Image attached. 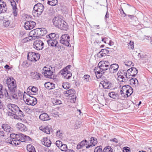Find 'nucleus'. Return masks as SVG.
Wrapping results in <instances>:
<instances>
[{
	"instance_id": "f257e3e1",
	"label": "nucleus",
	"mask_w": 152,
	"mask_h": 152,
	"mask_svg": "<svg viewBox=\"0 0 152 152\" xmlns=\"http://www.w3.org/2000/svg\"><path fill=\"white\" fill-rule=\"evenodd\" d=\"M8 88V90L5 89L4 91V94L7 99H18L17 93V86L16 82L12 77L8 78L6 80Z\"/></svg>"
},
{
	"instance_id": "f03ea898",
	"label": "nucleus",
	"mask_w": 152,
	"mask_h": 152,
	"mask_svg": "<svg viewBox=\"0 0 152 152\" xmlns=\"http://www.w3.org/2000/svg\"><path fill=\"white\" fill-rule=\"evenodd\" d=\"M31 138L29 136L24 135L21 133L11 134L10 138L7 139L6 142L12 145L16 146L19 145L21 142H25L26 141H31Z\"/></svg>"
},
{
	"instance_id": "7ed1b4c3",
	"label": "nucleus",
	"mask_w": 152,
	"mask_h": 152,
	"mask_svg": "<svg viewBox=\"0 0 152 152\" xmlns=\"http://www.w3.org/2000/svg\"><path fill=\"white\" fill-rule=\"evenodd\" d=\"M53 22L55 26L62 30L66 31L68 29L67 23L62 19L61 16L55 17L53 20Z\"/></svg>"
},
{
	"instance_id": "20e7f679",
	"label": "nucleus",
	"mask_w": 152,
	"mask_h": 152,
	"mask_svg": "<svg viewBox=\"0 0 152 152\" xmlns=\"http://www.w3.org/2000/svg\"><path fill=\"white\" fill-rule=\"evenodd\" d=\"M8 109L20 117H23L25 115L17 105L14 104H9L7 105Z\"/></svg>"
},
{
	"instance_id": "39448f33",
	"label": "nucleus",
	"mask_w": 152,
	"mask_h": 152,
	"mask_svg": "<svg viewBox=\"0 0 152 152\" xmlns=\"http://www.w3.org/2000/svg\"><path fill=\"white\" fill-rule=\"evenodd\" d=\"M44 8L43 5L40 3H39L36 4L34 6L32 12L34 16L35 17L39 16L43 12Z\"/></svg>"
},
{
	"instance_id": "423d86ee",
	"label": "nucleus",
	"mask_w": 152,
	"mask_h": 152,
	"mask_svg": "<svg viewBox=\"0 0 152 152\" xmlns=\"http://www.w3.org/2000/svg\"><path fill=\"white\" fill-rule=\"evenodd\" d=\"M25 94H23V99L26 104L28 105L34 106L37 103V99L33 96L29 95L26 96Z\"/></svg>"
},
{
	"instance_id": "0eeeda50",
	"label": "nucleus",
	"mask_w": 152,
	"mask_h": 152,
	"mask_svg": "<svg viewBox=\"0 0 152 152\" xmlns=\"http://www.w3.org/2000/svg\"><path fill=\"white\" fill-rule=\"evenodd\" d=\"M117 75L118 80L120 81L123 82L127 81L131 77H128L127 71H126L125 70H120L118 72Z\"/></svg>"
},
{
	"instance_id": "6e6552de",
	"label": "nucleus",
	"mask_w": 152,
	"mask_h": 152,
	"mask_svg": "<svg viewBox=\"0 0 152 152\" xmlns=\"http://www.w3.org/2000/svg\"><path fill=\"white\" fill-rule=\"evenodd\" d=\"M109 65V62L107 61L100 62L98 64L99 66L98 68L99 70L97 71V73L98 74L104 73L105 71L108 69Z\"/></svg>"
},
{
	"instance_id": "1a4fd4ad",
	"label": "nucleus",
	"mask_w": 152,
	"mask_h": 152,
	"mask_svg": "<svg viewBox=\"0 0 152 152\" xmlns=\"http://www.w3.org/2000/svg\"><path fill=\"white\" fill-rule=\"evenodd\" d=\"M71 67V65H68L60 71V73L63 75L65 79H69L71 77L72 74L70 71Z\"/></svg>"
},
{
	"instance_id": "9d476101",
	"label": "nucleus",
	"mask_w": 152,
	"mask_h": 152,
	"mask_svg": "<svg viewBox=\"0 0 152 152\" xmlns=\"http://www.w3.org/2000/svg\"><path fill=\"white\" fill-rule=\"evenodd\" d=\"M30 33L32 34L31 36L33 40L39 38L40 36H43L44 34L43 31L41 29V28H39L32 30Z\"/></svg>"
},
{
	"instance_id": "9b49d317",
	"label": "nucleus",
	"mask_w": 152,
	"mask_h": 152,
	"mask_svg": "<svg viewBox=\"0 0 152 152\" xmlns=\"http://www.w3.org/2000/svg\"><path fill=\"white\" fill-rule=\"evenodd\" d=\"M40 57V55L38 53L30 52H28L27 55V59L31 62H36L38 60Z\"/></svg>"
},
{
	"instance_id": "f8f14e48",
	"label": "nucleus",
	"mask_w": 152,
	"mask_h": 152,
	"mask_svg": "<svg viewBox=\"0 0 152 152\" xmlns=\"http://www.w3.org/2000/svg\"><path fill=\"white\" fill-rule=\"evenodd\" d=\"M42 71L45 77L52 79L54 78L53 72L51 70L50 68L44 67L42 70Z\"/></svg>"
},
{
	"instance_id": "ddd939ff",
	"label": "nucleus",
	"mask_w": 152,
	"mask_h": 152,
	"mask_svg": "<svg viewBox=\"0 0 152 152\" xmlns=\"http://www.w3.org/2000/svg\"><path fill=\"white\" fill-rule=\"evenodd\" d=\"M69 39L70 37L69 35L67 34H64L61 37V39L60 40V43L68 47L70 44L69 42Z\"/></svg>"
},
{
	"instance_id": "4468645a",
	"label": "nucleus",
	"mask_w": 152,
	"mask_h": 152,
	"mask_svg": "<svg viewBox=\"0 0 152 152\" xmlns=\"http://www.w3.org/2000/svg\"><path fill=\"white\" fill-rule=\"evenodd\" d=\"M34 48L37 50H40L43 49L44 44L41 40H37L35 41L33 44Z\"/></svg>"
},
{
	"instance_id": "2eb2a0df",
	"label": "nucleus",
	"mask_w": 152,
	"mask_h": 152,
	"mask_svg": "<svg viewBox=\"0 0 152 152\" xmlns=\"http://www.w3.org/2000/svg\"><path fill=\"white\" fill-rule=\"evenodd\" d=\"M36 23L32 21H28L25 23L24 28L26 30H30L33 29L36 25Z\"/></svg>"
},
{
	"instance_id": "dca6fc26",
	"label": "nucleus",
	"mask_w": 152,
	"mask_h": 152,
	"mask_svg": "<svg viewBox=\"0 0 152 152\" xmlns=\"http://www.w3.org/2000/svg\"><path fill=\"white\" fill-rule=\"evenodd\" d=\"M122 89H125V92L126 93V97L130 96L133 93V89L129 85H125L123 86Z\"/></svg>"
},
{
	"instance_id": "f3484780",
	"label": "nucleus",
	"mask_w": 152,
	"mask_h": 152,
	"mask_svg": "<svg viewBox=\"0 0 152 152\" xmlns=\"http://www.w3.org/2000/svg\"><path fill=\"white\" fill-rule=\"evenodd\" d=\"M127 72L128 73V77H135L137 74L138 71L137 69L135 67H132L127 69Z\"/></svg>"
},
{
	"instance_id": "a211bd4d",
	"label": "nucleus",
	"mask_w": 152,
	"mask_h": 152,
	"mask_svg": "<svg viewBox=\"0 0 152 152\" xmlns=\"http://www.w3.org/2000/svg\"><path fill=\"white\" fill-rule=\"evenodd\" d=\"M39 129L41 131L48 134H50V132L53 131L51 126L50 125L46 126H41L39 127Z\"/></svg>"
},
{
	"instance_id": "6ab92c4d",
	"label": "nucleus",
	"mask_w": 152,
	"mask_h": 152,
	"mask_svg": "<svg viewBox=\"0 0 152 152\" xmlns=\"http://www.w3.org/2000/svg\"><path fill=\"white\" fill-rule=\"evenodd\" d=\"M104 89H110L111 88L112 84L107 79L102 81L100 83Z\"/></svg>"
},
{
	"instance_id": "aec40b11",
	"label": "nucleus",
	"mask_w": 152,
	"mask_h": 152,
	"mask_svg": "<svg viewBox=\"0 0 152 152\" xmlns=\"http://www.w3.org/2000/svg\"><path fill=\"white\" fill-rule=\"evenodd\" d=\"M119 66L118 64L115 63L110 65L108 68L109 71L110 73H114L117 72Z\"/></svg>"
},
{
	"instance_id": "412c9836",
	"label": "nucleus",
	"mask_w": 152,
	"mask_h": 152,
	"mask_svg": "<svg viewBox=\"0 0 152 152\" xmlns=\"http://www.w3.org/2000/svg\"><path fill=\"white\" fill-rule=\"evenodd\" d=\"M7 9L6 2L2 0H0V14L5 13Z\"/></svg>"
},
{
	"instance_id": "4be33fe9",
	"label": "nucleus",
	"mask_w": 152,
	"mask_h": 152,
	"mask_svg": "<svg viewBox=\"0 0 152 152\" xmlns=\"http://www.w3.org/2000/svg\"><path fill=\"white\" fill-rule=\"evenodd\" d=\"M1 128L7 132L11 133L13 130L12 128H11L10 124L9 123H5L2 124Z\"/></svg>"
},
{
	"instance_id": "5701e85b",
	"label": "nucleus",
	"mask_w": 152,
	"mask_h": 152,
	"mask_svg": "<svg viewBox=\"0 0 152 152\" xmlns=\"http://www.w3.org/2000/svg\"><path fill=\"white\" fill-rule=\"evenodd\" d=\"M16 127L18 130L22 132H25L28 130L27 127L26 126L21 123H17L16 125Z\"/></svg>"
},
{
	"instance_id": "b1692460",
	"label": "nucleus",
	"mask_w": 152,
	"mask_h": 152,
	"mask_svg": "<svg viewBox=\"0 0 152 152\" xmlns=\"http://www.w3.org/2000/svg\"><path fill=\"white\" fill-rule=\"evenodd\" d=\"M97 139L95 137H91L90 138V142L91 144H88V145L86 146L87 149L89 148H91L92 147L95 146L97 143Z\"/></svg>"
},
{
	"instance_id": "393cba45",
	"label": "nucleus",
	"mask_w": 152,
	"mask_h": 152,
	"mask_svg": "<svg viewBox=\"0 0 152 152\" xmlns=\"http://www.w3.org/2000/svg\"><path fill=\"white\" fill-rule=\"evenodd\" d=\"M47 42L49 46L56 47L58 43L56 39H49L47 40Z\"/></svg>"
},
{
	"instance_id": "a878e982",
	"label": "nucleus",
	"mask_w": 152,
	"mask_h": 152,
	"mask_svg": "<svg viewBox=\"0 0 152 152\" xmlns=\"http://www.w3.org/2000/svg\"><path fill=\"white\" fill-rule=\"evenodd\" d=\"M64 92L65 95L67 96L72 97V96L76 95L75 90L72 88L65 91Z\"/></svg>"
},
{
	"instance_id": "bb28decb",
	"label": "nucleus",
	"mask_w": 152,
	"mask_h": 152,
	"mask_svg": "<svg viewBox=\"0 0 152 152\" xmlns=\"http://www.w3.org/2000/svg\"><path fill=\"white\" fill-rule=\"evenodd\" d=\"M42 140V144L45 146L48 147H49L50 146L51 142L48 138L44 137Z\"/></svg>"
},
{
	"instance_id": "cd10ccee",
	"label": "nucleus",
	"mask_w": 152,
	"mask_h": 152,
	"mask_svg": "<svg viewBox=\"0 0 152 152\" xmlns=\"http://www.w3.org/2000/svg\"><path fill=\"white\" fill-rule=\"evenodd\" d=\"M109 96L111 98L114 99H121L120 94L114 92H111L109 93Z\"/></svg>"
},
{
	"instance_id": "c85d7f7f",
	"label": "nucleus",
	"mask_w": 152,
	"mask_h": 152,
	"mask_svg": "<svg viewBox=\"0 0 152 152\" xmlns=\"http://www.w3.org/2000/svg\"><path fill=\"white\" fill-rule=\"evenodd\" d=\"M6 115L8 117H9L10 118H14L17 119H19L20 118L17 114L15 113H12L8 111L6 113Z\"/></svg>"
},
{
	"instance_id": "c756f323",
	"label": "nucleus",
	"mask_w": 152,
	"mask_h": 152,
	"mask_svg": "<svg viewBox=\"0 0 152 152\" xmlns=\"http://www.w3.org/2000/svg\"><path fill=\"white\" fill-rule=\"evenodd\" d=\"M45 87L47 89L50 90L55 88V84L50 82L46 83L44 84Z\"/></svg>"
},
{
	"instance_id": "7c9ffc66",
	"label": "nucleus",
	"mask_w": 152,
	"mask_h": 152,
	"mask_svg": "<svg viewBox=\"0 0 152 152\" xmlns=\"http://www.w3.org/2000/svg\"><path fill=\"white\" fill-rule=\"evenodd\" d=\"M39 118L42 121H47L49 119L48 115L45 113H42L39 116Z\"/></svg>"
},
{
	"instance_id": "2f4dec72",
	"label": "nucleus",
	"mask_w": 152,
	"mask_h": 152,
	"mask_svg": "<svg viewBox=\"0 0 152 152\" xmlns=\"http://www.w3.org/2000/svg\"><path fill=\"white\" fill-rule=\"evenodd\" d=\"M31 75L34 79L39 80L41 78V75L37 72H32L31 73Z\"/></svg>"
},
{
	"instance_id": "473e14b6",
	"label": "nucleus",
	"mask_w": 152,
	"mask_h": 152,
	"mask_svg": "<svg viewBox=\"0 0 152 152\" xmlns=\"http://www.w3.org/2000/svg\"><path fill=\"white\" fill-rule=\"evenodd\" d=\"M58 35L56 34V33H51L48 35H46V37L48 38H49L50 39H56L58 38Z\"/></svg>"
},
{
	"instance_id": "72a5a7b5",
	"label": "nucleus",
	"mask_w": 152,
	"mask_h": 152,
	"mask_svg": "<svg viewBox=\"0 0 152 152\" xmlns=\"http://www.w3.org/2000/svg\"><path fill=\"white\" fill-rule=\"evenodd\" d=\"M47 3L51 6H55L57 4L58 0H47Z\"/></svg>"
},
{
	"instance_id": "f704fd0d",
	"label": "nucleus",
	"mask_w": 152,
	"mask_h": 152,
	"mask_svg": "<svg viewBox=\"0 0 152 152\" xmlns=\"http://www.w3.org/2000/svg\"><path fill=\"white\" fill-rule=\"evenodd\" d=\"M27 149L29 152H36L34 147L31 145H28Z\"/></svg>"
},
{
	"instance_id": "c9c22d12",
	"label": "nucleus",
	"mask_w": 152,
	"mask_h": 152,
	"mask_svg": "<svg viewBox=\"0 0 152 152\" xmlns=\"http://www.w3.org/2000/svg\"><path fill=\"white\" fill-rule=\"evenodd\" d=\"M129 81L131 85H138V81L136 78H131Z\"/></svg>"
},
{
	"instance_id": "e433bc0d",
	"label": "nucleus",
	"mask_w": 152,
	"mask_h": 152,
	"mask_svg": "<svg viewBox=\"0 0 152 152\" xmlns=\"http://www.w3.org/2000/svg\"><path fill=\"white\" fill-rule=\"evenodd\" d=\"M102 152H113V149L110 146H108L104 148Z\"/></svg>"
},
{
	"instance_id": "4c0bfd02",
	"label": "nucleus",
	"mask_w": 152,
	"mask_h": 152,
	"mask_svg": "<svg viewBox=\"0 0 152 152\" xmlns=\"http://www.w3.org/2000/svg\"><path fill=\"white\" fill-rule=\"evenodd\" d=\"M52 102L53 105H58L61 104V102L60 100L56 99H53L52 100Z\"/></svg>"
},
{
	"instance_id": "58836bf2",
	"label": "nucleus",
	"mask_w": 152,
	"mask_h": 152,
	"mask_svg": "<svg viewBox=\"0 0 152 152\" xmlns=\"http://www.w3.org/2000/svg\"><path fill=\"white\" fill-rule=\"evenodd\" d=\"M32 40H33L31 36L27 37V35L22 40V42H28L29 41H30Z\"/></svg>"
},
{
	"instance_id": "ea45409f",
	"label": "nucleus",
	"mask_w": 152,
	"mask_h": 152,
	"mask_svg": "<svg viewBox=\"0 0 152 152\" xmlns=\"http://www.w3.org/2000/svg\"><path fill=\"white\" fill-rule=\"evenodd\" d=\"M32 87V86H31L29 87L27 89V93H26L25 92L24 94H25L26 95H27V96H28L29 95H32V88H31Z\"/></svg>"
},
{
	"instance_id": "a19ab883",
	"label": "nucleus",
	"mask_w": 152,
	"mask_h": 152,
	"mask_svg": "<svg viewBox=\"0 0 152 152\" xmlns=\"http://www.w3.org/2000/svg\"><path fill=\"white\" fill-rule=\"evenodd\" d=\"M62 87L65 89H68L71 87L70 84L69 83H64L62 85Z\"/></svg>"
},
{
	"instance_id": "79ce46f5",
	"label": "nucleus",
	"mask_w": 152,
	"mask_h": 152,
	"mask_svg": "<svg viewBox=\"0 0 152 152\" xmlns=\"http://www.w3.org/2000/svg\"><path fill=\"white\" fill-rule=\"evenodd\" d=\"M12 9L13 10V13L15 16H16L17 14V8L16 4L14 5H12Z\"/></svg>"
},
{
	"instance_id": "37998d69",
	"label": "nucleus",
	"mask_w": 152,
	"mask_h": 152,
	"mask_svg": "<svg viewBox=\"0 0 152 152\" xmlns=\"http://www.w3.org/2000/svg\"><path fill=\"white\" fill-rule=\"evenodd\" d=\"M81 125L80 122L78 121H76L75 122V128L76 129H77L80 127Z\"/></svg>"
},
{
	"instance_id": "c03bdc74",
	"label": "nucleus",
	"mask_w": 152,
	"mask_h": 152,
	"mask_svg": "<svg viewBox=\"0 0 152 152\" xmlns=\"http://www.w3.org/2000/svg\"><path fill=\"white\" fill-rule=\"evenodd\" d=\"M67 146L66 144H62L61 146L60 147L61 150L62 151H65L67 150Z\"/></svg>"
},
{
	"instance_id": "a18cd8bd",
	"label": "nucleus",
	"mask_w": 152,
	"mask_h": 152,
	"mask_svg": "<svg viewBox=\"0 0 152 152\" xmlns=\"http://www.w3.org/2000/svg\"><path fill=\"white\" fill-rule=\"evenodd\" d=\"M10 23V21L8 20H4L3 24L4 26L5 27H7L9 26Z\"/></svg>"
},
{
	"instance_id": "49530a36",
	"label": "nucleus",
	"mask_w": 152,
	"mask_h": 152,
	"mask_svg": "<svg viewBox=\"0 0 152 152\" xmlns=\"http://www.w3.org/2000/svg\"><path fill=\"white\" fill-rule=\"evenodd\" d=\"M32 88V95H36V93H37L38 91V88H37L35 86H32V87L31 88Z\"/></svg>"
},
{
	"instance_id": "de8ad7c7",
	"label": "nucleus",
	"mask_w": 152,
	"mask_h": 152,
	"mask_svg": "<svg viewBox=\"0 0 152 152\" xmlns=\"http://www.w3.org/2000/svg\"><path fill=\"white\" fill-rule=\"evenodd\" d=\"M124 64L125 66H124V67L125 68L126 67H129L133 63L132 61H129L124 62Z\"/></svg>"
},
{
	"instance_id": "09e8293b",
	"label": "nucleus",
	"mask_w": 152,
	"mask_h": 152,
	"mask_svg": "<svg viewBox=\"0 0 152 152\" xmlns=\"http://www.w3.org/2000/svg\"><path fill=\"white\" fill-rule=\"evenodd\" d=\"M102 146H98L96 147L94 150V152H102Z\"/></svg>"
},
{
	"instance_id": "8fccbe9b",
	"label": "nucleus",
	"mask_w": 152,
	"mask_h": 152,
	"mask_svg": "<svg viewBox=\"0 0 152 152\" xmlns=\"http://www.w3.org/2000/svg\"><path fill=\"white\" fill-rule=\"evenodd\" d=\"M3 86L2 85L0 84V98H2L4 96L3 92L2 91Z\"/></svg>"
},
{
	"instance_id": "3c124183",
	"label": "nucleus",
	"mask_w": 152,
	"mask_h": 152,
	"mask_svg": "<svg viewBox=\"0 0 152 152\" xmlns=\"http://www.w3.org/2000/svg\"><path fill=\"white\" fill-rule=\"evenodd\" d=\"M29 64L27 62V61L26 60L23 61L22 64V66L23 67H27L29 66Z\"/></svg>"
},
{
	"instance_id": "603ef678",
	"label": "nucleus",
	"mask_w": 152,
	"mask_h": 152,
	"mask_svg": "<svg viewBox=\"0 0 152 152\" xmlns=\"http://www.w3.org/2000/svg\"><path fill=\"white\" fill-rule=\"evenodd\" d=\"M88 143V142L86 140H84L81 142L80 143L81 144V145L83 147V146L86 145H87Z\"/></svg>"
},
{
	"instance_id": "864d4df0",
	"label": "nucleus",
	"mask_w": 152,
	"mask_h": 152,
	"mask_svg": "<svg viewBox=\"0 0 152 152\" xmlns=\"http://www.w3.org/2000/svg\"><path fill=\"white\" fill-rule=\"evenodd\" d=\"M27 35L26 32L24 31H21L20 33V36L23 39Z\"/></svg>"
},
{
	"instance_id": "5fc2aeb1",
	"label": "nucleus",
	"mask_w": 152,
	"mask_h": 152,
	"mask_svg": "<svg viewBox=\"0 0 152 152\" xmlns=\"http://www.w3.org/2000/svg\"><path fill=\"white\" fill-rule=\"evenodd\" d=\"M84 78L86 82H89L91 80L90 76L88 75H85L84 76Z\"/></svg>"
},
{
	"instance_id": "6e6d98bb",
	"label": "nucleus",
	"mask_w": 152,
	"mask_h": 152,
	"mask_svg": "<svg viewBox=\"0 0 152 152\" xmlns=\"http://www.w3.org/2000/svg\"><path fill=\"white\" fill-rule=\"evenodd\" d=\"M125 89H122L121 90L120 92H121V94L125 98L126 97V94H125L126 92H125Z\"/></svg>"
},
{
	"instance_id": "4d7b16f0",
	"label": "nucleus",
	"mask_w": 152,
	"mask_h": 152,
	"mask_svg": "<svg viewBox=\"0 0 152 152\" xmlns=\"http://www.w3.org/2000/svg\"><path fill=\"white\" fill-rule=\"evenodd\" d=\"M106 55L104 53L101 52V51L99 52L97 54V56L98 57L101 58L104 57Z\"/></svg>"
},
{
	"instance_id": "13d9d810",
	"label": "nucleus",
	"mask_w": 152,
	"mask_h": 152,
	"mask_svg": "<svg viewBox=\"0 0 152 152\" xmlns=\"http://www.w3.org/2000/svg\"><path fill=\"white\" fill-rule=\"evenodd\" d=\"M56 144L57 147L59 148L62 145V143L61 141L58 140L56 141Z\"/></svg>"
},
{
	"instance_id": "bf43d9fd",
	"label": "nucleus",
	"mask_w": 152,
	"mask_h": 152,
	"mask_svg": "<svg viewBox=\"0 0 152 152\" xmlns=\"http://www.w3.org/2000/svg\"><path fill=\"white\" fill-rule=\"evenodd\" d=\"M123 149V152H130V149L129 147H125Z\"/></svg>"
},
{
	"instance_id": "052dcab7",
	"label": "nucleus",
	"mask_w": 152,
	"mask_h": 152,
	"mask_svg": "<svg viewBox=\"0 0 152 152\" xmlns=\"http://www.w3.org/2000/svg\"><path fill=\"white\" fill-rule=\"evenodd\" d=\"M70 99L71 102L73 103H75L76 99V95L72 96V97H71Z\"/></svg>"
},
{
	"instance_id": "680f3d73",
	"label": "nucleus",
	"mask_w": 152,
	"mask_h": 152,
	"mask_svg": "<svg viewBox=\"0 0 152 152\" xmlns=\"http://www.w3.org/2000/svg\"><path fill=\"white\" fill-rule=\"evenodd\" d=\"M134 42H132L131 41H130V42L128 44L129 48H130L132 49H133L134 48Z\"/></svg>"
},
{
	"instance_id": "e2e57ef3",
	"label": "nucleus",
	"mask_w": 152,
	"mask_h": 152,
	"mask_svg": "<svg viewBox=\"0 0 152 152\" xmlns=\"http://www.w3.org/2000/svg\"><path fill=\"white\" fill-rule=\"evenodd\" d=\"M109 50L105 49H102L101 51V52L104 53L106 55L109 53Z\"/></svg>"
},
{
	"instance_id": "0e129e2a",
	"label": "nucleus",
	"mask_w": 152,
	"mask_h": 152,
	"mask_svg": "<svg viewBox=\"0 0 152 152\" xmlns=\"http://www.w3.org/2000/svg\"><path fill=\"white\" fill-rule=\"evenodd\" d=\"M97 71H95V74L96 75V77L98 78H101V77L102 76V75L103 73H100V74H98L97 73Z\"/></svg>"
},
{
	"instance_id": "69168bd1",
	"label": "nucleus",
	"mask_w": 152,
	"mask_h": 152,
	"mask_svg": "<svg viewBox=\"0 0 152 152\" xmlns=\"http://www.w3.org/2000/svg\"><path fill=\"white\" fill-rule=\"evenodd\" d=\"M5 136V134L3 131H0V137L3 138Z\"/></svg>"
},
{
	"instance_id": "338daca9",
	"label": "nucleus",
	"mask_w": 152,
	"mask_h": 152,
	"mask_svg": "<svg viewBox=\"0 0 152 152\" xmlns=\"http://www.w3.org/2000/svg\"><path fill=\"white\" fill-rule=\"evenodd\" d=\"M110 141H113L114 142L117 143L118 142V140L116 138H114L112 139H110Z\"/></svg>"
},
{
	"instance_id": "774afa93",
	"label": "nucleus",
	"mask_w": 152,
	"mask_h": 152,
	"mask_svg": "<svg viewBox=\"0 0 152 152\" xmlns=\"http://www.w3.org/2000/svg\"><path fill=\"white\" fill-rule=\"evenodd\" d=\"M0 109H3L4 107H3V104L2 102H1V100H0Z\"/></svg>"
}]
</instances>
